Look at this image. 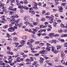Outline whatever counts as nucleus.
Instances as JSON below:
<instances>
[{
    "mask_svg": "<svg viewBox=\"0 0 67 67\" xmlns=\"http://www.w3.org/2000/svg\"><path fill=\"white\" fill-rule=\"evenodd\" d=\"M47 45L48 46V47L46 48V49L48 51H51V47L49 46H51V45L49 43H46Z\"/></svg>",
    "mask_w": 67,
    "mask_h": 67,
    "instance_id": "f257e3e1",
    "label": "nucleus"
},
{
    "mask_svg": "<svg viewBox=\"0 0 67 67\" xmlns=\"http://www.w3.org/2000/svg\"><path fill=\"white\" fill-rule=\"evenodd\" d=\"M8 31L9 32H13L14 31V29L12 27H11L8 29Z\"/></svg>",
    "mask_w": 67,
    "mask_h": 67,
    "instance_id": "f03ea898",
    "label": "nucleus"
},
{
    "mask_svg": "<svg viewBox=\"0 0 67 67\" xmlns=\"http://www.w3.org/2000/svg\"><path fill=\"white\" fill-rule=\"evenodd\" d=\"M54 47H52L51 48H52V50L51 51L52 52H54V54H57V53H58V52H57V51H56L55 50H54Z\"/></svg>",
    "mask_w": 67,
    "mask_h": 67,
    "instance_id": "7ed1b4c3",
    "label": "nucleus"
},
{
    "mask_svg": "<svg viewBox=\"0 0 67 67\" xmlns=\"http://www.w3.org/2000/svg\"><path fill=\"white\" fill-rule=\"evenodd\" d=\"M10 5L11 6L9 7V8L8 9L9 10H12V8H13V7H14V4L12 3H11L10 4Z\"/></svg>",
    "mask_w": 67,
    "mask_h": 67,
    "instance_id": "20e7f679",
    "label": "nucleus"
},
{
    "mask_svg": "<svg viewBox=\"0 0 67 67\" xmlns=\"http://www.w3.org/2000/svg\"><path fill=\"white\" fill-rule=\"evenodd\" d=\"M51 16H52V17H51V19L49 21V23H52L54 22V18H52L53 17H54V16L53 15H51Z\"/></svg>",
    "mask_w": 67,
    "mask_h": 67,
    "instance_id": "39448f33",
    "label": "nucleus"
},
{
    "mask_svg": "<svg viewBox=\"0 0 67 67\" xmlns=\"http://www.w3.org/2000/svg\"><path fill=\"white\" fill-rule=\"evenodd\" d=\"M15 23L14 22H11V23L9 24V26H13V25H14V24Z\"/></svg>",
    "mask_w": 67,
    "mask_h": 67,
    "instance_id": "423d86ee",
    "label": "nucleus"
},
{
    "mask_svg": "<svg viewBox=\"0 0 67 67\" xmlns=\"http://www.w3.org/2000/svg\"><path fill=\"white\" fill-rule=\"evenodd\" d=\"M38 29V27H35V29H33L32 30L35 32H37L38 31L37 30Z\"/></svg>",
    "mask_w": 67,
    "mask_h": 67,
    "instance_id": "0eeeda50",
    "label": "nucleus"
},
{
    "mask_svg": "<svg viewBox=\"0 0 67 67\" xmlns=\"http://www.w3.org/2000/svg\"><path fill=\"white\" fill-rule=\"evenodd\" d=\"M0 8H1V9H4V5L3 3H1V4L0 5Z\"/></svg>",
    "mask_w": 67,
    "mask_h": 67,
    "instance_id": "6e6552de",
    "label": "nucleus"
},
{
    "mask_svg": "<svg viewBox=\"0 0 67 67\" xmlns=\"http://www.w3.org/2000/svg\"><path fill=\"white\" fill-rule=\"evenodd\" d=\"M47 25L43 26V25H40V28H45V27H46Z\"/></svg>",
    "mask_w": 67,
    "mask_h": 67,
    "instance_id": "1a4fd4ad",
    "label": "nucleus"
},
{
    "mask_svg": "<svg viewBox=\"0 0 67 67\" xmlns=\"http://www.w3.org/2000/svg\"><path fill=\"white\" fill-rule=\"evenodd\" d=\"M28 41H29V42L30 41V43H32L33 42H34V41L33 40V39H30V40H28Z\"/></svg>",
    "mask_w": 67,
    "mask_h": 67,
    "instance_id": "9d476101",
    "label": "nucleus"
},
{
    "mask_svg": "<svg viewBox=\"0 0 67 67\" xmlns=\"http://www.w3.org/2000/svg\"><path fill=\"white\" fill-rule=\"evenodd\" d=\"M61 37H67V34H63L61 36Z\"/></svg>",
    "mask_w": 67,
    "mask_h": 67,
    "instance_id": "9b49d317",
    "label": "nucleus"
},
{
    "mask_svg": "<svg viewBox=\"0 0 67 67\" xmlns=\"http://www.w3.org/2000/svg\"><path fill=\"white\" fill-rule=\"evenodd\" d=\"M34 9V8L33 7H31L29 9V13H31V12H32L31 10H33Z\"/></svg>",
    "mask_w": 67,
    "mask_h": 67,
    "instance_id": "f8f14e48",
    "label": "nucleus"
},
{
    "mask_svg": "<svg viewBox=\"0 0 67 67\" xmlns=\"http://www.w3.org/2000/svg\"><path fill=\"white\" fill-rule=\"evenodd\" d=\"M25 40H22L21 41V43L23 45L24 44H25Z\"/></svg>",
    "mask_w": 67,
    "mask_h": 67,
    "instance_id": "ddd939ff",
    "label": "nucleus"
},
{
    "mask_svg": "<svg viewBox=\"0 0 67 67\" xmlns=\"http://www.w3.org/2000/svg\"><path fill=\"white\" fill-rule=\"evenodd\" d=\"M16 4L18 6L19 8L21 5V4H20V3H16Z\"/></svg>",
    "mask_w": 67,
    "mask_h": 67,
    "instance_id": "4468645a",
    "label": "nucleus"
},
{
    "mask_svg": "<svg viewBox=\"0 0 67 67\" xmlns=\"http://www.w3.org/2000/svg\"><path fill=\"white\" fill-rule=\"evenodd\" d=\"M24 24H25L26 26L27 25V24H29V22L28 21H25L24 22Z\"/></svg>",
    "mask_w": 67,
    "mask_h": 67,
    "instance_id": "2eb2a0df",
    "label": "nucleus"
},
{
    "mask_svg": "<svg viewBox=\"0 0 67 67\" xmlns=\"http://www.w3.org/2000/svg\"><path fill=\"white\" fill-rule=\"evenodd\" d=\"M27 38V37L26 36H23L22 37V39H26Z\"/></svg>",
    "mask_w": 67,
    "mask_h": 67,
    "instance_id": "dca6fc26",
    "label": "nucleus"
},
{
    "mask_svg": "<svg viewBox=\"0 0 67 67\" xmlns=\"http://www.w3.org/2000/svg\"><path fill=\"white\" fill-rule=\"evenodd\" d=\"M49 35L50 36H53L54 37V33H50L49 34Z\"/></svg>",
    "mask_w": 67,
    "mask_h": 67,
    "instance_id": "f3484780",
    "label": "nucleus"
},
{
    "mask_svg": "<svg viewBox=\"0 0 67 67\" xmlns=\"http://www.w3.org/2000/svg\"><path fill=\"white\" fill-rule=\"evenodd\" d=\"M61 56L62 59H64V57H65V54H61Z\"/></svg>",
    "mask_w": 67,
    "mask_h": 67,
    "instance_id": "a211bd4d",
    "label": "nucleus"
},
{
    "mask_svg": "<svg viewBox=\"0 0 67 67\" xmlns=\"http://www.w3.org/2000/svg\"><path fill=\"white\" fill-rule=\"evenodd\" d=\"M58 32L59 33H62L63 32V30H62V29H60V30H59L58 31Z\"/></svg>",
    "mask_w": 67,
    "mask_h": 67,
    "instance_id": "6ab92c4d",
    "label": "nucleus"
},
{
    "mask_svg": "<svg viewBox=\"0 0 67 67\" xmlns=\"http://www.w3.org/2000/svg\"><path fill=\"white\" fill-rule=\"evenodd\" d=\"M31 61H29L27 63H26V64L27 65H30L31 64Z\"/></svg>",
    "mask_w": 67,
    "mask_h": 67,
    "instance_id": "aec40b11",
    "label": "nucleus"
},
{
    "mask_svg": "<svg viewBox=\"0 0 67 67\" xmlns=\"http://www.w3.org/2000/svg\"><path fill=\"white\" fill-rule=\"evenodd\" d=\"M38 24V22H35L33 23V24L35 26L37 25V24Z\"/></svg>",
    "mask_w": 67,
    "mask_h": 67,
    "instance_id": "412c9836",
    "label": "nucleus"
},
{
    "mask_svg": "<svg viewBox=\"0 0 67 67\" xmlns=\"http://www.w3.org/2000/svg\"><path fill=\"white\" fill-rule=\"evenodd\" d=\"M39 53L41 54H44V50H42L40 51L39 52Z\"/></svg>",
    "mask_w": 67,
    "mask_h": 67,
    "instance_id": "4be33fe9",
    "label": "nucleus"
},
{
    "mask_svg": "<svg viewBox=\"0 0 67 67\" xmlns=\"http://www.w3.org/2000/svg\"><path fill=\"white\" fill-rule=\"evenodd\" d=\"M18 25H19V27H19V28H20V27H22V24L21 23H19L18 24Z\"/></svg>",
    "mask_w": 67,
    "mask_h": 67,
    "instance_id": "5701e85b",
    "label": "nucleus"
},
{
    "mask_svg": "<svg viewBox=\"0 0 67 67\" xmlns=\"http://www.w3.org/2000/svg\"><path fill=\"white\" fill-rule=\"evenodd\" d=\"M59 36V34H57L54 35L53 36V37H58Z\"/></svg>",
    "mask_w": 67,
    "mask_h": 67,
    "instance_id": "b1692460",
    "label": "nucleus"
},
{
    "mask_svg": "<svg viewBox=\"0 0 67 67\" xmlns=\"http://www.w3.org/2000/svg\"><path fill=\"white\" fill-rule=\"evenodd\" d=\"M37 64V61H35L34 62L33 64V65H35V64Z\"/></svg>",
    "mask_w": 67,
    "mask_h": 67,
    "instance_id": "393cba45",
    "label": "nucleus"
},
{
    "mask_svg": "<svg viewBox=\"0 0 67 67\" xmlns=\"http://www.w3.org/2000/svg\"><path fill=\"white\" fill-rule=\"evenodd\" d=\"M8 26H9L8 25H6L5 26H3V28H4V29H6V28H7Z\"/></svg>",
    "mask_w": 67,
    "mask_h": 67,
    "instance_id": "a878e982",
    "label": "nucleus"
},
{
    "mask_svg": "<svg viewBox=\"0 0 67 67\" xmlns=\"http://www.w3.org/2000/svg\"><path fill=\"white\" fill-rule=\"evenodd\" d=\"M24 0V3L25 4H27V3H28V2L27 1V0Z\"/></svg>",
    "mask_w": 67,
    "mask_h": 67,
    "instance_id": "bb28decb",
    "label": "nucleus"
},
{
    "mask_svg": "<svg viewBox=\"0 0 67 67\" xmlns=\"http://www.w3.org/2000/svg\"><path fill=\"white\" fill-rule=\"evenodd\" d=\"M9 13L11 14V15H13V14H14V13L12 11H9Z\"/></svg>",
    "mask_w": 67,
    "mask_h": 67,
    "instance_id": "cd10ccee",
    "label": "nucleus"
},
{
    "mask_svg": "<svg viewBox=\"0 0 67 67\" xmlns=\"http://www.w3.org/2000/svg\"><path fill=\"white\" fill-rule=\"evenodd\" d=\"M44 24H45L44 25H46V27H47L48 26V23L46 22H45Z\"/></svg>",
    "mask_w": 67,
    "mask_h": 67,
    "instance_id": "c85d7f7f",
    "label": "nucleus"
},
{
    "mask_svg": "<svg viewBox=\"0 0 67 67\" xmlns=\"http://www.w3.org/2000/svg\"><path fill=\"white\" fill-rule=\"evenodd\" d=\"M57 49H60L61 48V47L60 46H57Z\"/></svg>",
    "mask_w": 67,
    "mask_h": 67,
    "instance_id": "c756f323",
    "label": "nucleus"
},
{
    "mask_svg": "<svg viewBox=\"0 0 67 67\" xmlns=\"http://www.w3.org/2000/svg\"><path fill=\"white\" fill-rule=\"evenodd\" d=\"M29 24V26H31V27H33L34 26L33 25L31 24H30V22H29V24Z\"/></svg>",
    "mask_w": 67,
    "mask_h": 67,
    "instance_id": "7c9ffc66",
    "label": "nucleus"
},
{
    "mask_svg": "<svg viewBox=\"0 0 67 67\" xmlns=\"http://www.w3.org/2000/svg\"><path fill=\"white\" fill-rule=\"evenodd\" d=\"M13 40H15V41H17L18 40V38L16 37H14L13 38Z\"/></svg>",
    "mask_w": 67,
    "mask_h": 67,
    "instance_id": "2f4dec72",
    "label": "nucleus"
},
{
    "mask_svg": "<svg viewBox=\"0 0 67 67\" xmlns=\"http://www.w3.org/2000/svg\"><path fill=\"white\" fill-rule=\"evenodd\" d=\"M1 19H5V16L4 15L1 16Z\"/></svg>",
    "mask_w": 67,
    "mask_h": 67,
    "instance_id": "473e14b6",
    "label": "nucleus"
},
{
    "mask_svg": "<svg viewBox=\"0 0 67 67\" xmlns=\"http://www.w3.org/2000/svg\"><path fill=\"white\" fill-rule=\"evenodd\" d=\"M60 26L61 27H65V26H64V24H61V25H60Z\"/></svg>",
    "mask_w": 67,
    "mask_h": 67,
    "instance_id": "72a5a7b5",
    "label": "nucleus"
},
{
    "mask_svg": "<svg viewBox=\"0 0 67 67\" xmlns=\"http://www.w3.org/2000/svg\"><path fill=\"white\" fill-rule=\"evenodd\" d=\"M50 15V13L49 12H48L46 13L45 14H44V15Z\"/></svg>",
    "mask_w": 67,
    "mask_h": 67,
    "instance_id": "f704fd0d",
    "label": "nucleus"
},
{
    "mask_svg": "<svg viewBox=\"0 0 67 67\" xmlns=\"http://www.w3.org/2000/svg\"><path fill=\"white\" fill-rule=\"evenodd\" d=\"M57 23L56 22H54L53 23V25L54 26H56V25H57Z\"/></svg>",
    "mask_w": 67,
    "mask_h": 67,
    "instance_id": "c9c22d12",
    "label": "nucleus"
},
{
    "mask_svg": "<svg viewBox=\"0 0 67 67\" xmlns=\"http://www.w3.org/2000/svg\"><path fill=\"white\" fill-rule=\"evenodd\" d=\"M34 5L35 6H37V5H38V4L37 3H36V2H35L34 3Z\"/></svg>",
    "mask_w": 67,
    "mask_h": 67,
    "instance_id": "e433bc0d",
    "label": "nucleus"
},
{
    "mask_svg": "<svg viewBox=\"0 0 67 67\" xmlns=\"http://www.w3.org/2000/svg\"><path fill=\"white\" fill-rule=\"evenodd\" d=\"M44 51V54H46L47 53V51L46 50H43Z\"/></svg>",
    "mask_w": 67,
    "mask_h": 67,
    "instance_id": "4c0bfd02",
    "label": "nucleus"
},
{
    "mask_svg": "<svg viewBox=\"0 0 67 67\" xmlns=\"http://www.w3.org/2000/svg\"><path fill=\"white\" fill-rule=\"evenodd\" d=\"M44 45V43H41L39 44V45H40V46H43Z\"/></svg>",
    "mask_w": 67,
    "mask_h": 67,
    "instance_id": "58836bf2",
    "label": "nucleus"
},
{
    "mask_svg": "<svg viewBox=\"0 0 67 67\" xmlns=\"http://www.w3.org/2000/svg\"><path fill=\"white\" fill-rule=\"evenodd\" d=\"M19 8V9H23L24 8V6H20Z\"/></svg>",
    "mask_w": 67,
    "mask_h": 67,
    "instance_id": "ea45409f",
    "label": "nucleus"
},
{
    "mask_svg": "<svg viewBox=\"0 0 67 67\" xmlns=\"http://www.w3.org/2000/svg\"><path fill=\"white\" fill-rule=\"evenodd\" d=\"M53 42L54 43H56V40H53L52 43H53Z\"/></svg>",
    "mask_w": 67,
    "mask_h": 67,
    "instance_id": "a19ab883",
    "label": "nucleus"
},
{
    "mask_svg": "<svg viewBox=\"0 0 67 67\" xmlns=\"http://www.w3.org/2000/svg\"><path fill=\"white\" fill-rule=\"evenodd\" d=\"M14 16L15 18H19V16L18 15H17L16 14H15V15H14Z\"/></svg>",
    "mask_w": 67,
    "mask_h": 67,
    "instance_id": "79ce46f5",
    "label": "nucleus"
},
{
    "mask_svg": "<svg viewBox=\"0 0 67 67\" xmlns=\"http://www.w3.org/2000/svg\"><path fill=\"white\" fill-rule=\"evenodd\" d=\"M64 47H67V42H65L64 44Z\"/></svg>",
    "mask_w": 67,
    "mask_h": 67,
    "instance_id": "37998d69",
    "label": "nucleus"
},
{
    "mask_svg": "<svg viewBox=\"0 0 67 67\" xmlns=\"http://www.w3.org/2000/svg\"><path fill=\"white\" fill-rule=\"evenodd\" d=\"M45 19L44 18H42L41 19V21H45Z\"/></svg>",
    "mask_w": 67,
    "mask_h": 67,
    "instance_id": "c03bdc74",
    "label": "nucleus"
},
{
    "mask_svg": "<svg viewBox=\"0 0 67 67\" xmlns=\"http://www.w3.org/2000/svg\"><path fill=\"white\" fill-rule=\"evenodd\" d=\"M61 62L62 64H64V65H65V62H64V60H62L61 61Z\"/></svg>",
    "mask_w": 67,
    "mask_h": 67,
    "instance_id": "a18cd8bd",
    "label": "nucleus"
},
{
    "mask_svg": "<svg viewBox=\"0 0 67 67\" xmlns=\"http://www.w3.org/2000/svg\"><path fill=\"white\" fill-rule=\"evenodd\" d=\"M9 55H13V52H9Z\"/></svg>",
    "mask_w": 67,
    "mask_h": 67,
    "instance_id": "49530a36",
    "label": "nucleus"
},
{
    "mask_svg": "<svg viewBox=\"0 0 67 67\" xmlns=\"http://www.w3.org/2000/svg\"><path fill=\"white\" fill-rule=\"evenodd\" d=\"M65 4H66V3H63L62 4H61V5H63V6H64V5H65Z\"/></svg>",
    "mask_w": 67,
    "mask_h": 67,
    "instance_id": "de8ad7c7",
    "label": "nucleus"
},
{
    "mask_svg": "<svg viewBox=\"0 0 67 67\" xmlns=\"http://www.w3.org/2000/svg\"><path fill=\"white\" fill-rule=\"evenodd\" d=\"M46 12V11L45 10H43L42 12V13L43 14H44Z\"/></svg>",
    "mask_w": 67,
    "mask_h": 67,
    "instance_id": "09e8293b",
    "label": "nucleus"
},
{
    "mask_svg": "<svg viewBox=\"0 0 67 67\" xmlns=\"http://www.w3.org/2000/svg\"><path fill=\"white\" fill-rule=\"evenodd\" d=\"M39 43H40V41H39L36 42H35V44L36 45H37V44H39Z\"/></svg>",
    "mask_w": 67,
    "mask_h": 67,
    "instance_id": "8fccbe9b",
    "label": "nucleus"
},
{
    "mask_svg": "<svg viewBox=\"0 0 67 67\" xmlns=\"http://www.w3.org/2000/svg\"><path fill=\"white\" fill-rule=\"evenodd\" d=\"M10 18L12 19H14L15 18H14V16H12L10 17Z\"/></svg>",
    "mask_w": 67,
    "mask_h": 67,
    "instance_id": "3c124183",
    "label": "nucleus"
},
{
    "mask_svg": "<svg viewBox=\"0 0 67 67\" xmlns=\"http://www.w3.org/2000/svg\"><path fill=\"white\" fill-rule=\"evenodd\" d=\"M31 14H35V11H33L32 12L31 11Z\"/></svg>",
    "mask_w": 67,
    "mask_h": 67,
    "instance_id": "603ef678",
    "label": "nucleus"
},
{
    "mask_svg": "<svg viewBox=\"0 0 67 67\" xmlns=\"http://www.w3.org/2000/svg\"><path fill=\"white\" fill-rule=\"evenodd\" d=\"M7 20L8 21H11V19L9 18H7Z\"/></svg>",
    "mask_w": 67,
    "mask_h": 67,
    "instance_id": "864d4df0",
    "label": "nucleus"
},
{
    "mask_svg": "<svg viewBox=\"0 0 67 67\" xmlns=\"http://www.w3.org/2000/svg\"><path fill=\"white\" fill-rule=\"evenodd\" d=\"M9 58H8V59L9 60H10V59H11L12 58V56H8Z\"/></svg>",
    "mask_w": 67,
    "mask_h": 67,
    "instance_id": "5fc2aeb1",
    "label": "nucleus"
},
{
    "mask_svg": "<svg viewBox=\"0 0 67 67\" xmlns=\"http://www.w3.org/2000/svg\"><path fill=\"white\" fill-rule=\"evenodd\" d=\"M59 9L61 10H63V8L61 7H59Z\"/></svg>",
    "mask_w": 67,
    "mask_h": 67,
    "instance_id": "6e6d98bb",
    "label": "nucleus"
},
{
    "mask_svg": "<svg viewBox=\"0 0 67 67\" xmlns=\"http://www.w3.org/2000/svg\"><path fill=\"white\" fill-rule=\"evenodd\" d=\"M14 43L15 44V45H18L19 44V43L18 42H15Z\"/></svg>",
    "mask_w": 67,
    "mask_h": 67,
    "instance_id": "4d7b16f0",
    "label": "nucleus"
},
{
    "mask_svg": "<svg viewBox=\"0 0 67 67\" xmlns=\"http://www.w3.org/2000/svg\"><path fill=\"white\" fill-rule=\"evenodd\" d=\"M40 59L41 61H42V62H43V61L44 60V59L42 57H41Z\"/></svg>",
    "mask_w": 67,
    "mask_h": 67,
    "instance_id": "13d9d810",
    "label": "nucleus"
},
{
    "mask_svg": "<svg viewBox=\"0 0 67 67\" xmlns=\"http://www.w3.org/2000/svg\"><path fill=\"white\" fill-rule=\"evenodd\" d=\"M54 60L56 62H58V59H57V58H54Z\"/></svg>",
    "mask_w": 67,
    "mask_h": 67,
    "instance_id": "bf43d9fd",
    "label": "nucleus"
},
{
    "mask_svg": "<svg viewBox=\"0 0 67 67\" xmlns=\"http://www.w3.org/2000/svg\"><path fill=\"white\" fill-rule=\"evenodd\" d=\"M34 9H37V7L36 6H35L33 7Z\"/></svg>",
    "mask_w": 67,
    "mask_h": 67,
    "instance_id": "052dcab7",
    "label": "nucleus"
},
{
    "mask_svg": "<svg viewBox=\"0 0 67 67\" xmlns=\"http://www.w3.org/2000/svg\"><path fill=\"white\" fill-rule=\"evenodd\" d=\"M26 62H28L30 61V59H26Z\"/></svg>",
    "mask_w": 67,
    "mask_h": 67,
    "instance_id": "680f3d73",
    "label": "nucleus"
},
{
    "mask_svg": "<svg viewBox=\"0 0 67 67\" xmlns=\"http://www.w3.org/2000/svg\"><path fill=\"white\" fill-rule=\"evenodd\" d=\"M2 20L5 22H7V19H5V18L3 19Z\"/></svg>",
    "mask_w": 67,
    "mask_h": 67,
    "instance_id": "e2e57ef3",
    "label": "nucleus"
},
{
    "mask_svg": "<svg viewBox=\"0 0 67 67\" xmlns=\"http://www.w3.org/2000/svg\"><path fill=\"white\" fill-rule=\"evenodd\" d=\"M9 60V61L8 62V63L10 64V63H12V60Z\"/></svg>",
    "mask_w": 67,
    "mask_h": 67,
    "instance_id": "0e129e2a",
    "label": "nucleus"
},
{
    "mask_svg": "<svg viewBox=\"0 0 67 67\" xmlns=\"http://www.w3.org/2000/svg\"><path fill=\"white\" fill-rule=\"evenodd\" d=\"M29 56H34V55L32 54H29Z\"/></svg>",
    "mask_w": 67,
    "mask_h": 67,
    "instance_id": "69168bd1",
    "label": "nucleus"
},
{
    "mask_svg": "<svg viewBox=\"0 0 67 67\" xmlns=\"http://www.w3.org/2000/svg\"><path fill=\"white\" fill-rule=\"evenodd\" d=\"M20 13H22L23 12V10L22 9H21L20 10Z\"/></svg>",
    "mask_w": 67,
    "mask_h": 67,
    "instance_id": "338daca9",
    "label": "nucleus"
},
{
    "mask_svg": "<svg viewBox=\"0 0 67 67\" xmlns=\"http://www.w3.org/2000/svg\"><path fill=\"white\" fill-rule=\"evenodd\" d=\"M56 67H64V66L61 65H58V66H56Z\"/></svg>",
    "mask_w": 67,
    "mask_h": 67,
    "instance_id": "774afa93",
    "label": "nucleus"
}]
</instances>
